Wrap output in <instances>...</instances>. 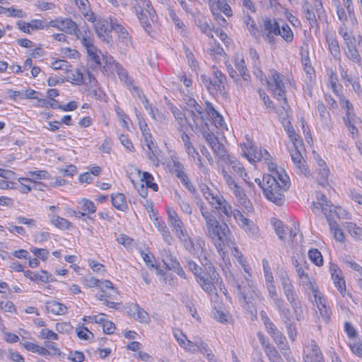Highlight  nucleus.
Returning a JSON list of instances; mask_svg holds the SVG:
<instances>
[{
    "mask_svg": "<svg viewBox=\"0 0 362 362\" xmlns=\"http://www.w3.org/2000/svg\"><path fill=\"white\" fill-rule=\"evenodd\" d=\"M303 11L304 13L305 17L307 19V21L309 22V24L310 27L315 28L317 27V18L315 16V13L313 12L312 9L311 5H310L308 3H305L303 5Z\"/></svg>",
    "mask_w": 362,
    "mask_h": 362,
    "instance_id": "58836bf2",
    "label": "nucleus"
},
{
    "mask_svg": "<svg viewBox=\"0 0 362 362\" xmlns=\"http://www.w3.org/2000/svg\"><path fill=\"white\" fill-rule=\"evenodd\" d=\"M196 347L197 351H199L202 354L205 356L208 360L213 361L214 359V355L212 353V351L202 338L197 337Z\"/></svg>",
    "mask_w": 362,
    "mask_h": 362,
    "instance_id": "e433bc0d",
    "label": "nucleus"
},
{
    "mask_svg": "<svg viewBox=\"0 0 362 362\" xmlns=\"http://www.w3.org/2000/svg\"><path fill=\"white\" fill-rule=\"evenodd\" d=\"M264 31L267 33L269 42H272L273 35L279 33V25L274 19H266L264 22Z\"/></svg>",
    "mask_w": 362,
    "mask_h": 362,
    "instance_id": "c756f323",
    "label": "nucleus"
},
{
    "mask_svg": "<svg viewBox=\"0 0 362 362\" xmlns=\"http://www.w3.org/2000/svg\"><path fill=\"white\" fill-rule=\"evenodd\" d=\"M121 65L119 64L110 55L102 56V68L103 73L109 75L116 72Z\"/></svg>",
    "mask_w": 362,
    "mask_h": 362,
    "instance_id": "412c9836",
    "label": "nucleus"
},
{
    "mask_svg": "<svg viewBox=\"0 0 362 362\" xmlns=\"http://www.w3.org/2000/svg\"><path fill=\"white\" fill-rule=\"evenodd\" d=\"M213 75L214 77V86L216 91H221L224 88V83L226 81V76L220 71L216 66H212Z\"/></svg>",
    "mask_w": 362,
    "mask_h": 362,
    "instance_id": "4c0bfd02",
    "label": "nucleus"
},
{
    "mask_svg": "<svg viewBox=\"0 0 362 362\" xmlns=\"http://www.w3.org/2000/svg\"><path fill=\"white\" fill-rule=\"evenodd\" d=\"M279 175L277 171L274 175H264L262 180L255 179L262 189L264 197L277 206H282L285 201L284 192L289 188V177L286 173Z\"/></svg>",
    "mask_w": 362,
    "mask_h": 362,
    "instance_id": "f257e3e1",
    "label": "nucleus"
},
{
    "mask_svg": "<svg viewBox=\"0 0 362 362\" xmlns=\"http://www.w3.org/2000/svg\"><path fill=\"white\" fill-rule=\"evenodd\" d=\"M342 262L348 267L351 268L354 271L358 272L360 276L362 277V267L354 261L351 257L349 256H345L342 257L341 259Z\"/></svg>",
    "mask_w": 362,
    "mask_h": 362,
    "instance_id": "5fc2aeb1",
    "label": "nucleus"
},
{
    "mask_svg": "<svg viewBox=\"0 0 362 362\" xmlns=\"http://www.w3.org/2000/svg\"><path fill=\"white\" fill-rule=\"evenodd\" d=\"M24 275L25 276H26L27 278L33 281H41L43 283H48L54 281L53 276L45 270H41L38 273L27 270L24 272Z\"/></svg>",
    "mask_w": 362,
    "mask_h": 362,
    "instance_id": "a878e982",
    "label": "nucleus"
},
{
    "mask_svg": "<svg viewBox=\"0 0 362 362\" xmlns=\"http://www.w3.org/2000/svg\"><path fill=\"white\" fill-rule=\"evenodd\" d=\"M171 111L178 122L180 126L182 127L185 125V122H187V119L185 115L177 107H173L171 108Z\"/></svg>",
    "mask_w": 362,
    "mask_h": 362,
    "instance_id": "774afa93",
    "label": "nucleus"
},
{
    "mask_svg": "<svg viewBox=\"0 0 362 362\" xmlns=\"http://www.w3.org/2000/svg\"><path fill=\"white\" fill-rule=\"evenodd\" d=\"M238 223L249 235L253 236L257 233L258 228L249 218L244 216V218Z\"/></svg>",
    "mask_w": 362,
    "mask_h": 362,
    "instance_id": "49530a36",
    "label": "nucleus"
},
{
    "mask_svg": "<svg viewBox=\"0 0 362 362\" xmlns=\"http://www.w3.org/2000/svg\"><path fill=\"white\" fill-rule=\"evenodd\" d=\"M346 230L349 235L355 240H362V228L358 226L355 223H348L346 226Z\"/></svg>",
    "mask_w": 362,
    "mask_h": 362,
    "instance_id": "09e8293b",
    "label": "nucleus"
},
{
    "mask_svg": "<svg viewBox=\"0 0 362 362\" xmlns=\"http://www.w3.org/2000/svg\"><path fill=\"white\" fill-rule=\"evenodd\" d=\"M292 262L298 277L308 274L305 272V269L307 268L305 262H304L303 259L298 260L296 259H293Z\"/></svg>",
    "mask_w": 362,
    "mask_h": 362,
    "instance_id": "0e129e2a",
    "label": "nucleus"
},
{
    "mask_svg": "<svg viewBox=\"0 0 362 362\" xmlns=\"http://www.w3.org/2000/svg\"><path fill=\"white\" fill-rule=\"evenodd\" d=\"M309 258L317 266L323 264V258L321 252L317 249H311L308 252Z\"/></svg>",
    "mask_w": 362,
    "mask_h": 362,
    "instance_id": "6e6d98bb",
    "label": "nucleus"
},
{
    "mask_svg": "<svg viewBox=\"0 0 362 362\" xmlns=\"http://www.w3.org/2000/svg\"><path fill=\"white\" fill-rule=\"evenodd\" d=\"M298 284L300 286L310 289L313 297H316L320 293V290L316 284L315 279L308 274L298 277Z\"/></svg>",
    "mask_w": 362,
    "mask_h": 362,
    "instance_id": "393cba45",
    "label": "nucleus"
},
{
    "mask_svg": "<svg viewBox=\"0 0 362 362\" xmlns=\"http://www.w3.org/2000/svg\"><path fill=\"white\" fill-rule=\"evenodd\" d=\"M283 293L287 300L291 305L294 312L296 313V319L300 320V315L298 313V309L300 308V301L295 290L291 280L285 272L279 274Z\"/></svg>",
    "mask_w": 362,
    "mask_h": 362,
    "instance_id": "423d86ee",
    "label": "nucleus"
},
{
    "mask_svg": "<svg viewBox=\"0 0 362 362\" xmlns=\"http://www.w3.org/2000/svg\"><path fill=\"white\" fill-rule=\"evenodd\" d=\"M235 68L238 70L240 74L245 81H248L250 74L245 66V62L243 57L240 54H236L234 59Z\"/></svg>",
    "mask_w": 362,
    "mask_h": 362,
    "instance_id": "f704fd0d",
    "label": "nucleus"
},
{
    "mask_svg": "<svg viewBox=\"0 0 362 362\" xmlns=\"http://www.w3.org/2000/svg\"><path fill=\"white\" fill-rule=\"evenodd\" d=\"M291 156L294 165L298 169L300 173L308 177L310 175V171L307 168L305 160L303 159L298 147H293L291 151Z\"/></svg>",
    "mask_w": 362,
    "mask_h": 362,
    "instance_id": "f3484780",
    "label": "nucleus"
},
{
    "mask_svg": "<svg viewBox=\"0 0 362 362\" xmlns=\"http://www.w3.org/2000/svg\"><path fill=\"white\" fill-rule=\"evenodd\" d=\"M112 204L118 210L124 211L127 209L126 197L122 193L112 194Z\"/></svg>",
    "mask_w": 362,
    "mask_h": 362,
    "instance_id": "ea45409f",
    "label": "nucleus"
},
{
    "mask_svg": "<svg viewBox=\"0 0 362 362\" xmlns=\"http://www.w3.org/2000/svg\"><path fill=\"white\" fill-rule=\"evenodd\" d=\"M211 148L213 149L214 153L223 162H228L230 158L224 145L219 141L216 144H214V146H212Z\"/></svg>",
    "mask_w": 362,
    "mask_h": 362,
    "instance_id": "79ce46f5",
    "label": "nucleus"
},
{
    "mask_svg": "<svg viewBox=\"0 0 362 362\" xmlns=\"http://www.w3.org/2000/svg\"><path fill=\"white\" fill-rule=\"evenodd\" d=\"M179 132H180V136L188 156L193 158V159H195V156H198V151L192 145L189 136L182 129V128L179 129Z\"/></svg>",
    "mask_w": 362,
    "mask_h": 362,
    "instance_id": "473e14b6",
    "label": "nucleus"
},
{
    "mask_svg": "<svg viewBox=\"0 0 362 362\" xmlns=\"http://www.w3.org/2000/svg\"><path fill=\"white\" fill-rule=\"evenodd\" d=\"M131 311H134L133 317L139 322L148 323L150 317L148 313L141 308L138 304H134Z\"/></svg>",
    "mask_w": 362,
    "mask_h": 362,
    "instance_id": "c9c22d12",
    "label": "nucleus"
},
{
    "mask_svg": "<svg viewBox=\"0 0 362 362\" xmlns=\"http://www.w3.org/2000/svg\"><path fill=\"white\" fill-rule=\"evenodd\" d=\"M267 83L276 98L279 100H283L286 103V88L283 82V76L276 71H272L271 78L267 81Z\"/></svg>",
    "mask_w": 362,
    "mask_h": 362,
    "instance_id": "1a4fd4ad",
    "label": "nucleus"
},
{
    "mask_svg": "<svg viewBox=\"0 0 362 362\" xmlns=\"http://www.w3.org/2000/svg\"><path fill=\"white\" fill-rule=\"evenodd\" d=\"M153 176L147 173L144 172L142 175L141 182L145 183L147 187L151 188L154 192H157L158 189V187L157 184L153 182Z\"/></svg>",
    "mask_w": 362,
    "mask_h": 362,
    "instance_id": "680f3d73",
    "label": "nucleus"
},
{
    "mask_svg": "<svg viewBox=\"0 0 362 362\" xmlns=\"http://www.w3.org/2000/svg\"><path fill=\"white\" fill-rule=\"evenodd\" d=\"M175 235L182 243L184 248L191 255H197L199 252H203L205 247V241L202 237L191 238L185 226L176 230Z\"/></svg>",
    "mask_w": 362,
    "mask_h": 362,
    "instance_id": "20e7f679",
    "label": "nucleus"
},
{
    "mask_svg": "<svg viewBox=\"0 0 362 362\" xmlns=\"http://www.w3.org/2000/svg\"><path fill=\"white\" fill-rule=\"evenodd\" d=\"M346 57L354 62H360V54L355 45L346 46V50L345 51Z\"/></svg>",
    "mask_w": 362,
    "mask_h": 362,
    "instance_id": "13d9d810",
    "label": "nucleus"
},
{
    "mask_svg": "<svg viewBox=\"0 0 362 362\" xmlns=\"http://www.w3.org/2000/svg\"><path fill=\"white\" fill-rule=\"evenodd\" d=\"M74 34L76 35V37L81 41L86 49L94 46L93 33L87 27L84 26L81 27L80 29L77 28L76 32Z\"/></svg>",
    "mask_w": 362,
    "mask_h": 362,
    "instance_id": "6ab92c4d",
    "label": "nucleus"
},
{
    "mask_svg": "<svg viewBox=\"0 0 362 362\" xmlns=\"http://www.w3.org/2000/svg\"><path fill=\"white\" fill-rule=\"evenodd\" d=\"M49 218L51 223L60 229L66 230L69 229L71 226V223L68 220L62 218L58 215L51 214L49 215Z\"/></svg>",
    "mask_w": 362,
    "mask_h": 362,
    "instance_id": "a18cd8bd",
    "label": "nucleus"
},
{
    "mask_svg": "<svg viewBox=\"0 0 362 362\" xmlns=\"http://www.w3.org/2000/svg\"><path fill=\"white\" fill-rule=\"evenodd\" d=\"M49 24L52 27L69 34H74L77 30V25L70 18L56 19L51 21Z\"/></svg>",
    "mask_w": 362,
    "mask_h": 362,
    "instance_id": "dca6fc26",
    "label": "nucleus"
},
{
    "mask_svg": "<svg viewBox=\"0 0 362 362\" xmlns=\"http://www.w3.org/2000/svg\"><path fill=\"white\" fill-rule=\"evenodd\" d=\"M262 345L265 354L268 357L270 362H282V358L279 354L278 350L270 343L262 341Z\"/></svg>",
    "mask_w": 362,
    "mask_h": 362,
    "instance_id": "c85d7f7f",
    "label": "nucleus"
},
{
    "mask_svg": "<svg viewBox=\"0 0 362 362\" xmlns=\"http://www.w3.org/2000/svg\"><path fill=\"white\" fill-rule=\"evenodd\" d=\"M228 231L227 225L221 224L218 221L206 226V235L211 239L219 254L223 250Z\"/></svg>",
    "mask_w": 362,
    "mask_h": 362,
    "instance_id": "39448f33",
    "label": "nucleus"
},
{
    "mask_svg": "<svg viewBox=\"0 0 362 362\" xmlns=\"http://www.w3.org/2000/svg\"><path fill=\"white\" fill-rule=\"evenodd\" d=\"M23 346L29 351L38 354L41 356H46L49 354V351L45 347H42L30 341L22 343Z\"/></svg>",
    "mask_w": 362,
    "mask_h": 362,
    "instance_id": "c03bdc74",
    "label": "nucleus"
},
{
    "mask_svg": "<svg viewBox=\"0 0 362 362\" xmlns=\"http://www.w3.org/2000/svg\"><path fill=\"white\" fill-rule=\"evenodd\" d=\"M276 35H281L288 42H291L293 39V32L286 23L281 27L279 26V33H276Z\"/></svg>",
    "mask_w": 362,
    "mask_h": 362,
    "instance_id": "864d4df0",
    "label": "nucleus"
},
{
    "mask_svg": "<svg viewBox=\"0 0 362 362\" xmlns=\"http://www.w3.org/2000/svg\"><path fill=\"white\" fill-rule=\"evenodd\" d=\"M303 362H324L322 353L315 340H308L303 344Z\"/></svg>",
    "mask_w": 362,
    "mask_h": 362,
    "instance_id": "6e6552de",
    "label": "nucleus"
},
{
    "mask_svg": "<svg viewBox=\"0 0 362 362\" xmlns=\"http://www.w3.org/2000/svg\"><path fill=\"white\" fill-rule=\"evenodd\" d=\"M317 202H313V211L315 214H317L321 210V211L326 216L327 219L332 218L334 206L326 198L325 195L321 193L317 194Z\"/></svg>",
    "mask_w": 362,
    "mask_h": 362,
    "instance_id": "f8f14e48",
    "label": "nucleus"
},
{
    "mask_svg": "<svg viewBox=\"0 0 362 362\" xmlns=\"http://www.w3.org/2000/svg\"><path fill=\"white\" fill-rule=\"evenodd\" d=\"M173 169L176 177L181 181L182 185L194 195L197 194V190L192 183L189 181L188 176L185 173L183 165L179 161H173Z\"/></svg>",
    "mask_w": 362,
    "mask_h": 362,
    "instance_id": "4468645a",
    "label": "nucleus"
},
{
    "mask_svg": "<svg viewBox=\"0 0 362 362\" xmlns=\"http://www.w3.org/2000/svg\"><path fill=\"white\" fill-rule=\"evenodd\" d=\"M199 187L204 197L213 208L218 210L227 218L232 216V206L223 195L216 190L210 189L205 184H202Z\"/></svg>",
    "mask_w": 362,
    "mask_h": 362,
    "instance_id": "7ed1b4c3",
    "label": "nucleus"
},
{
    "mask_svg": "<svg viewBox=\"0 0 362 362\" xmlns=\"http://www.w3.org/2000/svg\"><path fill=\"white\" fill-rule=\"evenodd\" d=\"M70 74L68 76L69 80L75 84L80 85L86 82L85 74H82L79 70H71Z\"/></svg>",
    "mask_w": 362,
    "mask_h": 362,
    "instance_id": "3c124183",
    "label": "nucleus"
},
{
    "mask_svg": "<svg viewBox=\"0 0 362 362\" xmlns=\"http://www.w3.org/2000/svg\"><path fill=\"white\" fill-rule=\"evenodd\" d=\"M339 33L340 34V35L342 36L344 40L345 41L346 46H349L351 45H355V43H356L355 37L353 35H351V33H347L345 30V27L340 26V28L339 29Z\"/></svg>",
    "mask_w": 362,
    "mask_h": 362,
    "instance_id": "e2e57ef3",
    "label": "nucleus"
},
{
    "mask_svg": "<svg viewBox=\"0 0 362 362\" xmlns=\"http://www.w3.org/2000/svg\"><path fill=\"white\" fill-rule=\"evenodd\" d=\"M327 41L331 54L334 58H338L340 56V48L338 41L334 37H327Z\"/></svg>",
    "mask_w": 362,
    "mask_h": 362,
    "instance_id": "603ef678",
    "label": "nucleus"
},
{
    "mask_svg": "<svg viewBox=\"0 0 362 362\" xmlns=\"http://www.w3.org/2000/svg\"><path fill=\"white\" fill-rule=\"evenodd\" d=\"M317 164V175L316 177L317 181L319 185L322 186H326L328 185V179L329 175V170L326 165L325 162L320 158L317 155V157L315 158Z\"/></svg>",
    "mask_w": 362,
    "mask_h": 362,
    "instance_id": "a211bd4d",
    "label": "nucleus"
},
{
    "mask_svg": "<svg viewBox=\"0 0 362 362\" xmlns=\"http://www.w3.org/2000/svg\"><path fill=\"white\" fill-rule=\"evenodd\" d=\"M118 47L120 49L121 52L126 54L129 48L132 47V42L129 35L124 38H119L117 42Z\"/></svg>",
    "mask_w": 362,
    "mask_h": 362,
    "instance_id": "bf43d9fd",
    "label": "nucleus"
},
{
    "mask_svg": "<svg viewBox=\"0 0 362 362\" xmlns=\"http://www.w3.org/2000/svg\"><path fill=\"white\" fill-rule=\"evenodd\" d=\"M114 18L95 19V30L98 36L103 41L110 42V36L109 33L112 30Z\"/></svg>",
    "mask_w": 362,
    "mask_h": 362,
    "instance_id": "9d476101",
    "label": "nucleus"
},
{
    "mask_svg": "<svg viewBox=\"0 0 362 362\" xmlns=\"http://www.w3.org/2000/svg\"><path fill=\"white\" fill-rule=\"evenodd\" d=\"M197 205L205 221L206 227L211 223H216L218 220L215 216V212L213 210L209 209L201 199H198Z\"/></svg>",
    "mask_w": 362,
    "mask_h": 362,
    "instance_id": "b1692460",
    "label": "nucleus"
},
{
    "mask_svg": "<svg viewBox=\"0 0 362 362\" xmlns=\"http://www.w3.org/2000/svg\"><path fill=\"white\" fill-rule=\"evenodd\" d=\"M233 193L238 202L239 204L245 209L247 211L251 212L253 211V206L250 199L247 197L243 189L239 185L232 189Z\"/></svg>",
    "mask_w": 362,
    "mask_h": 362,
    "instance_id": "aec40b11",
    "label": "nucleus"
},
{
    "mask_svg": "<svg viewBox=\"0 0 362 362\" xmlns=\"http://www.w3.org/2000/svg\"><path fill=\"white\" fill-rule=\"evenodd\" d=\"M112 30H114L119 36V38H124L126 36L129 35L127 29L122 25L116 18H114Z\"/></svg>",
    "mask_w": 362,
    "mask_h": 362,
    "instance_id": "69168bd1",
    "label": "nucleus"
},
{
    "mask_svg": "<svg viewBox=\"0 0 362 362\" xmlns=\"http://www.w3.org/2000/svg\"><path fill=\"white\" fill-rule=\"evenodd\" d=\"M88 54V61L93 69H101L102 58L100 56V52L95 47L92 46L86 49Z\"/></svg>",
    "mask_w": 362,
    "mask_h": 362,
    "instance_id": "4be33fe9",
    "label": "nucleus"
},
{
    "mask_svg": "<svg viewBox=\"0 0 362 362\" xmlns=\"http://www.w3.org/2000/svg\"><path fill=\"white\" fill-rule=\"evenodd\" d=\"M275 231L276 234L278 235L279 238L284 240L285 238V235L286 234L288 231V228H286L283 223L279 221L276 220L275 222L273 223Z\"/></svg>",
    "mask_w": 362,
    "mask_h": 362,
    "instance_id": "052dcab7",
    "label": "nucleus"
},
{
    "mask_svg": "<svg viewBox=\"0 0 362 362\" xmlns=\"http://www.w3.org/2000/svg\"><path fill=\"white\" fill-rule=\"evenodd\" d=\"M226 163H228L231 168L233 169V170L240 177H245L247 176V173L245 171V168L243 167V165L239 162L235 158L230 157L228 162Z\"/></svg>",
    "mask_w": 362,
    "mask_h": 362,
    "instance_id": "de8ad7c7",
    "label": "nucleus"
},
{
    "mask_svg": "<svg viewBox=\"0 0 362 362\" xmlns=\"http://www.w3.org/2000/svg\"><path fill=\"white\" fill-rule=\"evenodd\" d=\"M216 11H222L226 16H232V10L227 3V0H217L216 2Z\"/></svg>",
    "mask_w": 362,
    "mask_h": 362,
    "instance_id": "4d7b16f0",
    "label": "nucleus"
},
{
    "mask_svg": "<svg viewBox=\"0 0 362 362\" xmlns=\"http://www.w3.org/2000/svg\"><path fill=\"white\" fill-rule=\"evenodd\" d=\"M335 286L337 288L338 291L342 296H344L346 293V283L341 275H336L334 277L332 278Z\"/></svg>",
    "mask_w": 362,
    "mask_h": 362,
    "instance_id": "338daca9",
    "label": "nucleus"
},
{
    "mask_svg": "<svg viewBox=\"0 0 362 362\" xmlns=\"http://www.w3.org/2000/svg\"><path fill=\"white\" fill-rule=\"evenodd\" d=\"M46 309L49 313L54 315H64L67 312V307L56 300H49L46 303Z\"/></svg>",
    "mask_w": 362,
    "mask_h": 362,
    "instance_id": "2f4dec72",
    "label": "nucleus"
},
{
    "mask_svg": "<svg viewBox=\"0 0 362 362\" xmlns=\"http://www.w3.org/2000/svg\"><path fill=\"white\" fill-rule=\"evenodd\" d=\"M285 131L286 132L289 139L293 144V147H298L302 145V141L300 139V136L295 132L293 126L290 121L287 120L283 123Z\"/></svg>",
    "mask_w": 362,
    "mask_h": 362,
    "instance_id": "7c9ffc66",
    "label": "nucleus"
},
{
    "mask_svg": "<svg viewBox=\"0 0 362 362\" xmlns=\"http://www.w3.org/2000/svg\"><path fill=\"white\" fill-rule=\"evenodd\" d=\"M201 264L203 266L206 274L212 281H218L219 274L216 272L211 262L206 257L199 259Z\"/></svg>",
    "mask_w": 362,
    "mask_h": 362,
    "instance_id": "cd10ccee",
    "label": "nucleus"
},
{
    "mask_svg": "<svg viewBox=\"0 0 362 362\" xmlns=\"http://www.w3.org/2000/svg\"><path fill=\"white\" fill-rule=\"evenodd\" d=\"M246 158L250 163H255L265 160L269 161L271 156L266 149H258L256 147L250 146L244 152Z\"/></svg>",
    "mask_w": 362,
    "mask_h": 362,
    "instance_id": "2eb2a0df",
    "label": "nucleus"
},
{
    "mask_svg": "<svg viewBox=\"0 0 362 362\" xmlns=\"http://www.w3.org/2000/svg\"><path fill=\"white\" fill-rule=\"evenodd\" d=\"M317 107V110L320 114V117L322 123L324 125H325L326 127H329V125L330 124L331 119H330V115H329V112L327 111L326 107L325 106V105L322 103L318 102Z\"/></svg>",
    "mask_w": 362,
    "mask_h": 362,
    "instance_id": "8fccbe9b",
    "label": "nucleus"
},
{
    "mask_svg": "<svg viewBox=\"0 0 362 362\" xmlns=\"http://www.w3.org/2000/svg\"><path fill=\"white\" fill-rule=\"evenodd\" d=\"M167 214L168 222L175 231L180 228H182L185 226L184 223L182 221L177 213L175 210L168 208L167 209Z\"/></svg>",
    "mask_w": 362,
    "mask_h": 362,
    "instance_id": "72a5a7b5",
    "label": "nucleus"
},
{
    "mask_svg": "<svg viewBox=\"0 0 362 362\" xmlns=\"http://www.w3.org/2000/svg\"><path fill=\"white\" fill-rule=\"evenodd\" d=\"M148 4L149 0H142L139 3H136L134 6V8L142 27L147 33L151 34L153 30L152 25L150 23L147 14L144 13V10L143 8V5H146L148 7Z\"/></svg>",
    "mask_w": 362,
    "mask_h": 362,
    "instance_id": "ddd939ff",
    "label": "nucleus"
},
{
    "mask_svg": "<svg viewBox=\"0 0 362 362\" xmlns=\"http://www.w3.org/2000/svg\"><path fill=\"white\" fill-rule=\"evenodd\" d=\"M158 230L160 232V233L162 235L164 241L168 245H171V242L173 240V237L171 235V233L167 227L164 221H158L155 223Z\"/></svg>",
    "mask_w": 362,
    "mask_h": 362,
    "instance_id": "a19ab883",
    "label": "nucleus"
},
{
    "mask_svg": "<svg viewBox=\"0 0 362 362\" xmlns=\"http://www.w3.org/2000/svg\"><path fill=\"white\" fill-rule=\"evenodd\" d=\"M187 265L194 275L197 283L202 288L209 294H211L215 291L214 284L203 275L202 268L200 267L192 259L187 260Z\"/></svg>",
    "mask_w": 362,
    "mask_h": 362,
    "instance_id": "0eeeda50",
    "label": "nucleus"
},
{
    "mask_svg": "<svg viewBox=\"0 0 362 362\" xmlns=\"http://www.w3.org/2000/svg\"><path fill=\"white\" fill-rule=\"evenodd\" d=\"M191 105H193V109L190 110L191 115L193 119V124L188 122V124L193 129L194 126L197 127L199 122L203 121V110L202 107L197 103L195 100H190Z\"/></svg>",
    "mask_w": 362,
    "mask_h": 362,
    "instance_id": "bb28decb",
    "label": "nucleus"
},
{
    "mask_svg": "<svg viewBox=\"0 0 362 362\" xmlns=\"http://www.w3.org/2000/svg\"><path fill=\"white\" fill-rule=\"evenodd\" d=\"M267 332L273 339L275 344L281 350L282 354L285 357L288 356L291 351L286 336L276 327V325H274L267 329Z\"/></svg>",
    "mask_w": 362,
    "mask_h": 362,
    "instance_id": "9b49d317",
    "label": "nucleus"
},
{
    "mask_svg": "<svg viewBox=\"0 0 362 362\" xmlns=\"http://www.w3.org/2000/svg\"><path fill=\"white\" fill-rule=\"evenodd\" d=\"M316 306L317 307L320 314L324 320L327 322L330 317L331 310L327 305V300L321 292L318 293L316 297H313Z\"/></svg>",
    "mask_w": 362,
    "mask_h": 362,
    "instance_id": "5701e85b",
    "label": "nucleus"
},
{
    "mask_svg": "<svg viewBox=\"0 0 362 362\" xmlns=\"http://www.w3.org/2000/svg\"><path fill=\"white\" fill-rule=\"evenodd\" d=\"M234 284L239 296L243 299L244 308L250 314L252 317H256L257 303L264 300L262 293L252 283H248L249 288L247 290L243 289L240 284L236 281H234Z\"/></svg>",
    "mask_w": 362,
    "mask_h": 362,
    "instance_id": "f03ea898",
    "label": "nucleus"
},
{
    "mask_svg": "<svg viewBox=\"0 0 362 362\" xmlns=\"http://www.w3.org/2000/svg\"><path fill=\"white\" fill-rule=\"evenodd\" d=\"M331 231L336 240L343 243L345 240L344 233L339 228L337 223L331 220V218L327 219Z\"/></svg>",
    "mask_w": 362,
    "mask_h": 362,
    "instance_id": "37998d69",
    "label": "nucleus"
}]
</instances>
